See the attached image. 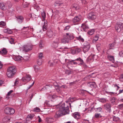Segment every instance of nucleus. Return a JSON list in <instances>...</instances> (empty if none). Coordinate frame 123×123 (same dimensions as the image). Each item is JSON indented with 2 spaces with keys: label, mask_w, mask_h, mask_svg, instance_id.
Returning <instances> with one entry per match:
<instances>
[{
  "label": "nucleus",
  "mask_w": 123,
  "mask_h": 123,
  "mask_svg": "<svg viewBox=\"0 0 123 123\" xmlns=\"http://www.w3.org/2000/svg\"><path fill=\"white\" fill-rule=\"evenodd\" d=\"M77 39L80 42H83L84 41V40L80 36H79L77 37Z\"/></svg>",
  "instance_id": "ea45409f"
},
{
  "label": "nucleus",
  "mask_w": 123,
  "mask_h": 123,
  "mask_svg": "<svg viewBox=\"0 0 123 123\" xmlns=\"http://www.w3.org/2000/svg\"><path fill=\"white\" fill-rule=\"evenodd\" d=\"M33 6L34 8L37 10V9H39V6L36 3H35L33 5Z\"/></svg>",
  "instance_id": "79ce46f5"
},
{
  "label": "nucleus",
  "mask_w": 123,
  "mask_h": 123,
  "mask_svg": "<svg viewBox=\"0 0 123 123\" xmlns=\"http://www.w3.org/2000/svg\"><path fill=\"white\" fill-rule=\"evenodd\" d=\"M42 60L41 59L38 58L37 60V63L39 65H40L42 64Z\"/></svg>",
  "instance_id": "37998d69"
},
{
  "label": "nucleus",
  "mask_w": 123,
  "mask_h": 123,
  "mask_svg": "<svg viewBox=\"0 0 123 123\" xmlns=\"http://www.w3.org/2000/svg\"><path fill=\"white\" fill-rule=\"evenodd\" d=\"M29 5V3L26 2L23 3L22 6L26 8Z\"/></svg>",
  "instance_id": "a19ab883"
},
{
  "label": "nucleus",
  "mask_w": 123,
  "mask_h": 123,
  "mask_svg": "<svg viewBox=\"0 0 123 123\" xmlns=\"http://www.w3.org/2000/svg\"><path fill=\"white\" fill-rule=\"evenodd\" d=\"M81 27L83 28L84 31H86L88 29V27L87 25L85 24H82L81 25Z\"/></svg>",
  "instance_id": "4be33fe9"
},
{
  "label": "nucleus",
  "mask_w": 123,
  "mask_h": 123,
  "mask_svg": "<svg viewBox=\"0 0 123 123\" xmlns=\"http://www.w3.org/2000/svg\"><path fill=\"white\" fill-rule=\"evenodd\" d=\"M70 26L69 25L65 27V28L64 29V30H68L70 28Z\"/></svg>",
  "instance_id": "338daca9"
},
{
  "label": "nucleus",
  "mask_w": 123,
  "mask_h": 123,
  "mask_svg": "<svg viewBox=\"0 0 123 123\" xmlns=\"http://www.w3.org/2000/svg\"><path fill=\"white\" fill-rule=\"evenodd\" d=\"M48 65L49 66H52L53 65V62L52 61H50L48 62Z\"/></svg>",
  "instance_id": "5fc2aeb1"
},
{
  "label": "nucleus",
  "mask_w": 123,
  "mask_h": 123,
  "mask_svg": "<svg viewBox=\"0 0 123 123\" xmlns=\"http://www.w3.org/2000/svg\"><path fill=\"white\" fill-rule=\"evenodd\" d=\"M106 101V100L104 98H102L100 100V101L102 103H105Z\"/></svg>",
  "instance_id": "3c124183"
},
{
  "label": "nucleus",
  "mask_w": 123,
  "mask_h": 123,
  "mask_svg": "<svg viewBox=\"0 0 123 123\" xmlns=\"http://www.w3.org/2000/svg\"><path fill=\"white\" fill-rule=\"evenodd\" d=\"M81 19L80 16H76L73 20V22L74 25L77 24Z\"/></svg>",
  "instance_id": "9d476101"
},
{
  "label": "nucleus",
  "mask_w": 123,
  "mask_h": 123,
  "mask_svg": "<svg viewBox=\"0 0 123 123\" xmlns=\"http://www.w3.org/2000/svg\"><path fill=\"white\" fill-rule=\"evenodd\" d=\"M10 118L8 117H5L3 119V121L4 122H8L10 121Z\"/></svg>",
  "instance_id": "4c0bfd02"
},
{
  "label": "nucleus",
  "mask_w": 123,
  "mask_h": 123,
  "mask_svg": "<svg viewBox=\"0 0 123 123\" xmlns=\"http://www.w3.org/2000/svg\"><path fill=\"white\" fill-rule=\"evenodd\" d=\"M9 114L12 115L15 112V111L14 109L12 108H10V110H9Z\"/></svg>",
  "instance_id": "e433bc0d"
},
{
  "label": "nucleus",
  "mask_w": 123,
  "mask_h": 123,
  "mask_svg": "<svg viewBox=\"0 0 123 123\" xmlns=\"http://www.w3.org/2000/svg\"><path fill=\"white\" fill-rule=\"evenodd\" d=\"M99 37V35H97L93 38L92 40V42L95 43L97 42L98 39Z\"/></svg>",
  "instance_id": "393cba45"
},
{
  "label": "nucleus",
  "mask_w": 123,
  "mask_h": 123,
  "mask_svg": "<svg viewBox=\"0 0 123 123\" xmlns=\"http://www.w3.org/2000/svg\"><path fill=\"white\" fill-rule=\"evenodd\" d=\"M73 116L74 118L77 119H80L81 117L80 115V113L78 112H76L74 113Z\"/></svg>",
  "instance_id": "2eb2a0df"
},
{
  "label": "nucleus",
  "mask_w": 123,
  "mask_h": 123,
  "mask_svg": "<svg viewBox=\"0 0 123 123\" xmlns=\"http://www.w3.org/2000/svg\"><path fill=\"white\" fill-rule=\"evenodd\" d=\"M57 97V96L55 94H53V95H52L51 97L53 99H55Z\"/></svg>",
  "instance_id": "bf43d9fd"
},
{
  "label": "nucleus",
  "mask_w": 123,
  "mask_h": 123,
  "mask_svg": "<svg viewBox=\"0 0 123 123\" xmlns=\"http://www.w3.org/2000/svg\"><path fill=\"white\" fill-rule=\"evenodd\" d=\"M31 47L29 46L25 45L20 47V50L25 52H27L31 49Z\"/></svg>",
  "instance_id": "423d86ee"
},
{
  "label": "nucleus",
  "mask_w": 123,
  "mask_h": 123,
  "mask_svg": "<svg viewBox=\"0 0 123 123\" xmlns=\"http://www.w3.org/2000/svg\"><path fill=\"white\" fill-rule=\"evenodd\" d=\"M65 65L66 66L68 65H71V60L66 59L65 60Z\"/></svg>",
  "instance_id": "a211bd4d"
},
{
  "label": "nucleus",
  "mask_w": 123,
  "mask_h": 123,
  "mask_svg": "<svg viewBox=\"0 0 123 123\" xmlns=\"http://www.w3.org/2000/svg\"><path fill=\"white\" fill-rule=\"evenodd\" d=\"M41 15L43 18V19H42V21L43 22L45 21V18H46V14L44 12H43L42 13Z\"/></svg>",
  "instance_id": "58836bf2"
},
{
  "label": "nucleus",
  "mask_w": 123,
  "mask_h": 123,
  "mask_svg": "<svg viewBox=\"0 0 123 123\" xmlns=\"http://www.w3.org/2000/svg\"><path fill=\"white\" fill-rule=\"evenodd\" d=\"M16 72L15 67L13 66H10L7 69L6 74L8 77L11 78L14 76Z\"/></svg>",
  "instance_id": "7ed1b4c3"
},
{
  "label": "nucleus",
  "mask_w": 123,
  "mask_h": 123,
  "mask_svg": "<svg viewBox=\"0 0 123 123\" xmlns=\"http://www.w3.org/2000/svg\"><path fill=\"white\" fill-rule=\"evenodd\" d=\"M75 49L76 53L79 52L81 51V49L80 48H76Z\"/></svg>",
  "instance_id": "4d7b16f0"
},
{
  "label": "nucleus",
  "mask_w": 123,
  "mask_h": 123,
  "mask_svg": "<svg viewBox=\"0 0 123 123\" xmlns=\"http://www.w3.org/2000/svg\"><path fill=\"white\" fill-rule=\"evenodd\" d=\"M90 48V44L88 43L87 45H84L83 48V51L85 53L86 52L88 51Z\"/></svg>",
  "instance_id": "4468645a"
},
{
  "label": "nucleus",
  "mask_w": 123,
  "mask_h": 123,
  "mask_svg": "<svg viewBox=\"0 0 123 123\" xmlns=\"http://www.w3.org/2000/svg\"><path fill=\"white\" fill-rule=\"evenodd\" d=\"M34 67L35 70L36 72H38L40 69L39 67L37 65H35Z\"/></svg>",
  "instance_id": "7c9ffc66"
},
{
  "label": "nucleus",
  "mask_w": 123,
  "mask_h": 123,
  "mask_svg": "<svg viewBox=\"0 0 123 123\" xmlns=\"http://www.w3.org/2000/svg\"><path fill=\"white\" fill-rule=\"evenodd\" d=\"M108 58L110 61L113 62L114 61V58L113 56L109 55L108 56Z\"/></svg>",
  "instance_id": "f704fd0d"
},
{
  "label": "nucleus",
  "mask_w": 123,
  "mask_h": 123,
  "mask_svg": "<svg viewBox=\"0 0 123 123\" xmlns=\"http://www.w3.org/2000/svg\"><path fill=\"white\" fill-rule=\"evenodd\" d=\"M4 31L5 33L9 34H11L12 32V31L8 28L4 29Z\"/></svg>",
  "instance_id": "b1692460"
},
{
  "label": "nucleus",
  "mask_w": 123,
  "mask_h": 123,
  "mask_svg": "<svg viewBox=\"0 0 123 123\" xmlns=\"http://www.w3.org/2000/svg\"><path fill=\"white\" fill-rule=\"evenodd\" d=\"M88 18L90 20H94L96 18V16L94 13L91 12L89 14V16Z\"/></svg>",
  "instance_id": "9b49d317"
},
{
  "label": "nucleus",
  "mask_w": 123,
  "mask_h": 123,
  "mask_svg": "<svg viewBox=\"0 0 123 123\" xmlns=\"http://www.w3.org/2000/svg\"><path fill=\"white\" fill-rule=\"evenodd\" d=\"M12 58L15 61H17L19 62H20L23 59V58L21 56L13 55Z\"/></svg>",
  "instance_id": "6e6552de"
},
{
  "label": "nucleus",
  "mask_w": 123,
  "mask_h": 123,
  "mask_svg": "<svg viewBox=\"0 0 123 123\" xmlns=\"http://www.w3.org/2000/svg\"><path fill=\"white\" fill-rule=\"evenodd\" d=\"M65 73L66 74H69L70 73V70H66L65 72Z\"/></svg>",
  "instance_id": "69168bd1"
},
{
  "label": "nucleus",
  "mask_w": 123,
  "mask_h": 123,
  "mask_svg": "<svg viewBox=\"0 0 123 123\" xmlns=\"http://www.w3.org/2000/svg\"><path fill=\"white\" fill-rule=\"evenodd\" d=\"M10 110V108L7 107L4 110L5 113L7 114H9V110Z\"/></svg>",
  "instance_id": "2f4dec72"
},
{
  "label": "nucleus",
  "mask_w": 123,
  "mask_h": 123,
  "mask_svg": "<svg viewBox=\"0 0 123 123\" xmlns=\"http://www.w3.org/2000/svg\"><path fill=\"white\" fill-rule=\"evenodd\" d=\"M44 45L42 43V41H40L39 42V46L41 49L42 48L44 47Z\"/></svg>",
  "instance_id": "a18cd8bd"
},
{
  "label": "nucleus",
  "mask_w": 123,
  "mask_h": 123,
  "mask_svg": "<svg viewBox=\"0 0 123 123\" xmlns=\"http://www.w3.org/2000/svg\"><path fill=\"white\" fill-rule=\"evenodd\" d=\"M54 85L55 86V89L57 91H58L60 90V88L61 87H63V86H59L58 84H57V85L55 84H54Z\"/></svg>",
  "instance_id": "c756f323"
},
{
  "label": "nucleus",
  "mask_w": 123,
  "mask_h": 123,
  "mask_svg": "<svg viewBox=\"0 0 123 123\" xmlns=\"http://www.w3.org/2000/svg\"><path fill=\"white\" fill-rule=\"evenodd\" d=\"M73 38L74 36L72 34L67 33L61 39V42L62 43H65L69 42L70 40L73 39Z\"/></svg>",
  "instance_id": "f03ea898"
},
{
  "label": "nucleus",
  "mask_w": 123,
  "mask_h": 123,
  "mask_svg": "<svg viewBox=\"0 0 123 123\" xmlns=\"http://www.w3.org/2000/svg\"><path fill=\"white\" fill-rule=\"evenodd\" d=\"M59 49H62L61 51H63V52L65 53L67 51L68 49V48L66 47H62L59 48Z\"/></svg>",
  "instance_id": "bb28decb"
},
{
  "label": "nucleus",
  "mask_w": 123,
  "mask_h": 123,
  "mask_svg": "<svg viewBox=\"0 0 123 123\" xmlns=\"http://www.w3.org/2000/svg\"><path fill=\"white\" fill-rule=\"evenodd\" d=\"M119 80L121 81H123V74H122L120 77Z\"/></svg>",
  "instance_id": "052dcab7"
},
{
  "label": "nucleus",
  "mask_w": 123,
  "mask_h": 123,
  "mask_svg": "<svg viewBox=\"0 0 123 123\" xmlns=\"http://www.w3.org/2000/svg\"><path fill=\"white\" fill-rule=\"evenodd\" d=\"M16 18H17V21L19 23H21L24 20V18L22 16H17Z\"/></svg>",
  "instance_id": "dca6fc26"
},
{
  "label": "nucleus",
  "mask_w": 123,
  "mask_h": 123,
  "mask_svg": "<svg viewBox=\"0 0 123 123\" xmlns=\"http://www.w3.org/2000/svg\"><path fill=\"white\" fill-rule=\"evenodd\" d=\"M11 6V5L9 3H5L2 2H0V7L3 10L5 11L9 9Z\"/></svg>",
  "instance_id": "20e7f679"
},
{
  "label": "nucleus",
  "mask_w": 123,
  "mask_h": 123,
  "mask_svg": "<svg viewBox=\"0 0 123 123\" xmlns=\"http://www.w3.org/2000/svg\"><path fill=\"white\" fill-rule=\"evenodd\" d=\"M115 28L118 32H119L123 30V27L122 24H117L116 25Z\"/></svg>",
  "instance_id": "0eeeda50"
},
{
  "label": "nucleus",
  "mask_w": 123,
  "mask_h": 123,
  "mask_svg": "<svg viewBox=\"0 0 123 123\" xmlns=\"http://www.w3.org/2000/svg\"><path fill=\"white\" fill-rule=\"evenodd\" d=\"M114 87L116 88L117 90H118L120 88V87L117 84H114Z\"/></svg>",
  "instance_id": "680f3d73"
},
{
  "label": "nucleus",
  "mask_w": 123,
  "mask_h": 123,
  "mask_svg": "<svg viewBox=\"0 0 123 123\" xmlns=\"http://www.w3.org/2000/svg\"><path fill=\"white\" fill-rule=\"evenodd\" d=\"M40 109L38 107H36L34 108L33 111L35 112H39L40 111Z\"/></svg>",
  "instance_id": "603ef678"
},
{
  "label": "nucleus",
  "mask_w": 123,
  "mask_h": 123,
  "mask_svg": "<svg viewBox=\"0 0 123 123\" xmlns=\"http://www.w3.org/2000/svg\"><path fill=\"white\" fill-rule=\"evenodd\" d=\"M104 108L108 112H111V105L110 104L107 103L104 105Z\"/></svg>",
  "instance_id": "ddd939ff"
},
{
  "label": "nucleus",
  "mask_w": 123,
  "mask_h": 123,
  "mask_svg": "<svg viewBox=\"0 0 123 123\" xmlns=\"http://www.w3.org/2000/svg\"><path fill=\"white\" fill-rule=\"evenodd\" d=\"M14 39L12 38H11V39H10L9 40V42L11 44H12L14 43Z\"/></svg>",
  "instance_id": "13d9d810"
},
{
  "label": "nucleus",
  "mask_w": 123,
  "mask_h": 123,
  "mask_svg": "<svg viewBox=\"0 0 123 123\" xmlns=\"http://www.w3.org/2000/svg\"><path fill=\"white\" fill-rule=\"evenodd\" d=\"M119 119L118 117L115 116H114L113 118V120L115 122L119 121Z\"/></svg>",
  "instance_id": "09e8293b"
},
{
  "label": "nucleus",
  "mask_w": 123,
  "mask_h": 123,
  "mask_svg": "<svg viewBox=\"0 0 123 123\" xmlns=\"http://www.w3.org/2000/svg\"><path fill=\"white\" fill-rule=\"evenodd\" d=\"M59 42V39H56L53 42L51 45L54 48H56L58 47Z\"/></svg>",
  "instance_id": "f8f14e48"
},
{
  "label": "nucleus",
  "mask_w": 123,
  "mask_h": 123,
  "mask_svg": "<svg viewBox=\"0 0 123 123\" xmlns=\"http://www.w3.org/2000/svg\"><path fill=\"white\" fill-rule=\"evenodd\" d=\"M22 30H24V34H25L26 35H29V34L31 33L33 31V29L31 27H24L22 29Z\"/></svg>",
  "instance_id": "39448f33"
},
{
  "label": "nucleus",
  "mask_w": 123,
  "mask_h": 123,
  "mask_svg": "<svg viewBox=\"0 0 123 123\" xmlns=\"http://www.w3.org/2000/svg\"><path fill=\"white\" fill-rule=\"evenodd\" d=\"M18 80L17 79L14 83V86H16L18 84Z\"/></svg>",
  "instance_id": "0e129e2a"
},
{
  "label": "nucleus",
  "mask_w": 123,
  "mask_h": 123,
  "mask_svg": "<svg viewBox=\"0 0 123 123\" xmlns=\"http://www.w3.org/2000/svg\"><path fill=\"white\" fill-rule=\"evenodd\" d=\"M75 61H76L75 60H71V65L77 64L78 63L76 62H75Z\"/></svg>",
  "instance_id": "8fccbe9b"
},
{
  "label": "nucleus",
  "mask_w": 123,
  "mask_h": 123,
  "mask_svg": "<svg viewBox=\"0 0 123 123\" xmlns=\"http://www.w3.org/2000/svg\"><path fill=\"white\" fill-rule=\"evenodd\" d=\"M65 105V103L60 104L57 106V107L58 108L59 110L56 113L54 117L56 118L60 117L63 115H64L69 114V111L68 108V105L71 109V104L70 103H68V105L66 106Z\"/></svg>",
  "instance_id": "f257e3e1"
},
{
  "label": "nucleus",
  "mask_w": 123,
  "mask_h": 123,
  "mask_svg": "<svg viewBox=\"0 0 123 123\" xmlns=\"http://www.w3.org/2000/svg\"><path fill=\"white\" fill-rule=\"evenodd\" d=\"M6 23L5 22L3 21L0 22V27H4L5 26Z\"/></svg>",
  "instance_id": "c9c22d12"
},
{
  "label": "nucleus",
  "mask_w": 123,
  "mask_h": 123,
  "mask_svg": "<svg viewBox=\"0 0 123 123\" xmlns=\"http://www.w3.org/2000/svg\"><path fill=\"white\" fill-rule=\"evenodd\" d=\"M94 117L96 118H101V116L100 114L96 113L95 114Z\"/></svg>",
  "instance_id": "49530a36"
},
{
  "label": "nucleus",
  "mask_w": 123,
  "mask_h": 123,
  "mask_svg": "<svg viewBox=\"0 0 123 123\" xmlns=\"http://www.w3.org/2000/svg\"><path fill=\"white\" fill-rule=\"evenodd\" d=\"M47 34L49 37L51 38L52 37L53 35V33L51 31L49 30L47 31Z\"/></svg>",
  "instance_id": "6ab92c4d"
},
{
  "label": "nucleus",
  "mask_w": 123,
  "mask_h": 123,
  "mask_svg": "<svg viewBox=\"0 0 123 123\" xmlns=\"http://www.w3.org/2000/svg\"><path fill=\"white\" fill-rule=\"evenodd\" d=\"M31 76L29 75H27L26 77H23L21 80L23 82H27L29 81L31 79Z\"/></svg>",
  "instance_id": "1a4fd4ad"
},
{
  "label": "nucleus",
  "mask_w": 123,
  "mask_h": 123,
  "mask_svg": "<svg viewBox=\"0 0 123 123\" xmlns=\"http://www.w3.org/2000/svg\"><path fill=\"white\" fill-rule=\"evenodd\" d=\"M115 46V43H113L110 44L109 45V49H113L114 48V47Z\"/></svg>",
  "instance_id": "c03bdc74"
},
{
  "label": "nucleus",
  "mask_w": 123,
  "mask_h": 123,
  "mask_svg": "<svg viewBox=\"0 0 123 123\" xmlns=\"http://www.w3.org/2000/svg\"><path fill=\"white\" fill-rule=\"evenodd\" d=\"M34 115H29L27 116V117L26 118V121H30L34 117Z\"/></svg>",
  "instance_id": "5701e85b"
},
{
  "label": "nucleus",
  "mask_w": 123,
  "mask_h": 123,
  "mask_svg": "<svg viewBox=\"0 0 123 123\" xmlns=\"http://www.w3.org/2000/svg\"><path fill=\"white\" fill-rule=\"evenodd\" d=\"M44 25L43 27V29L44 31H45L47 30V23L46 21H44Z\"/></svg>",
  "instance_id": "c85d7f7f"
},
{
  "label": "nucleus",
  "mask_w": 123,
  "mask_h": 123,
  "mask_svg": "<svg viewBox=\"0 0 123 123\" xmlns=\"http://www.w3.org/2000/svg\"><path fill=\"white\" fill-rule=\"evenodd\" d=\"M88 86L92 88L94 87L95 85V83L93 82H89L88 83Z\"/></svg>",
  "instance_id": "cd10ccee"
},
{
  "label": "nucleus",
  "mask_w": 123,
  "mask_h": 123,
  "mask_svg": "<svg viewBox=\"0 0 123 123\" xmlns=\"http://www.w3.org/2000/svg\"><path fill=\"white\" fill-rule=\"evenodd\" d=\"M95 31V29H92L88 31V34L90 35H92L93 34Z\"/></svg>",
  "instance_id": "72a5a7b5"
},
{
  "label": "nucleus",
  "mask_w": 123,
  "mask_h": 123,
  "mask_svg": "<svg viewBox=\"0 0 123 123\" xmlns=\"http://www.w3.org/2000/svg\"><path fill=\"white\" fill-rule=\"evenodd\" d=\"M7 51L5 48H3L1 50H0V54L2 55H5L7 53Z\"/></svg>",
  "instance_id": "412c9836"
},
{
  "label": "nucleus",
  "mask_w": 123,
  "mask_h": 123,
  "mask_svg": "<svg viewBox=\"0 0 123 123\" xmlns=\"http://www.w3.org/2000/svg\"><path fill=\"white\" fill-rule=\"evenodd\" d=\"M43 57V54L42 53H39L38 54V58L42 59V58Z\"/></svg>",
  "instance_id": "de8ad7c7"
},
{
  "label": "nucleus",
  "mask_w": 123,
  "mask_h": 123,
  "mask_svg": "<svg viewBox=\"0 0 123 123\" xmlns=\"http://www.w3.org/2000/svg\"><path fill=\"white\" fill-rule=\"evenodd\" d=\"M71 52L73 54H74L76 53L75 49H72L71 50Z\"/></svg>",
  "instance_id": "864d4df0"
},
{
  "label": "nucleus",
  "mask_w": 123,
  "mask_h": 123,
  "mask_svg": "<svg viewBox=\"0 0 123 123\" xmlns=\"http://www.w3.org/2000/svg\"><path fill=\"white\" fill-rule=\"evenodd\" d=\"M37 118L38 119L39 122H41V121H42L41 119L39 116H37Z\"/></svg>",
  "instance_id": "774afa93"
},
{
  "label": "nucleus",
  "mask_w": 123,
  "mask_h": 123,
  "mask_svg": "<svg viewBox=\"0 0 123 123\" xmlns=\"http://www.w3.org/2000/svg\"><path fill=\"white\" fill-rule=\"evenodd\" d=\"M72 7L73 9L75 10H77L79 8V7L78 5L76 4L73 5L72 6Z\"/></svg>",
  "instance_id": "473e14b6"
},
{
  "label": "nucleus",
  "mask_w": 123,
  "mask_h": 123,
  "mask_svg": "<svg viewBox=\"0 0 123 123\" xmlns=\"http://www.w3.org/2000/svg\"><path fill=\"white\" fill-rule=\"evenodd\" d=\"M75 60L79 61L80 62V63L78 64L79 65H82L84 64V62L83 60L80 57L75 59Z\"/></svg>",
  "instance_id": "aec40b11"
},
{
  "label": "nucleus",
  "mask_w": 123,
  "mask_h": 123,
  "mask_svg": "<svg viewBox=\"0 0 123 123\" xmlns=\"http://www.w3.org/2000/svg\"><path fill=\"white\" fill-rule=\"evenodd\" d=\"M63 3L62 1L58 0L55 2V6H63Z\"/></svg>",
  "instance_id": "f3484780"
},
{
  "label": "nucleus",
  "mask_w": 123,
  "mask_h": 123,
  "mask_svg": "<svg viewBox=\"0 0 123 123\" xmlns=\"http://www.w3.org/2000/svg\"><path fill=\"white\" fill-rule=\"evenodd\" d=\"M111 102L112 105L116 104V100L115 98H111Z\"/></svg>",
  "instance_id": "a878e982"
},
{
  "label": "nucleus",
  "mask_w": 123,
  "mask_h": 123,
  "mask_svg": "<svg viewBox=\"0 0 123 123\" xmlns=\"http://www.w3.org/2000/svg\"><path fill=\"white\" fill-rule=\"evenodd\" d=\"M119 55L120 57H123V51H121L119 52Z\"/></svg>",
  "instance_id": "e2e57ef3"
},
{
  "label": "nucleus",
  "mask_w": 123,
  "mask_h": 123,
  "mask_svg": "<svg viewBox=\"0 0 123 123\" xmlns=\"http://www.w3.org/2000/svg\"><path fill=\"white\" fill-rule=\"evenodd\" d=\"M118 108L120 109H122L123 108V104H120L118 105Z\"/></svg>",
  "instance_id": "6e6d98bb"
}]
</instances>
